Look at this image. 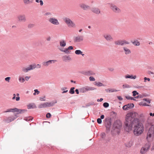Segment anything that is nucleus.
Masks as SVG:
<instances>
[{
	"label": "nucleus",
	"mask_w": 154,
	"mask_h": 154,
	"mask_svg": "<svg viewBox=\"0 0 154 154\" xmlns=\"http://www.w3.org/2000/svg\"><path fill=\"white\" fill-rule=\"evenodd\" d=\"M138 116V115L137 112L128 113L126 115L125 122L124 127L127 131L131 130L133 126L134 125L133 133L136 136L141 134L144 131L143 125L140 122L139 119L137 118Z\"/></svg>",
	"instance_id": "1"
},
{
	"label": "nucleus",
	"mask_w": 154,
	"mask_h": 154,
	"mask_svg": "<svg viewBox=\"0 0 154 154\" xmlns=\"http://www.w3.org/2000/svg\"><path fill=\"white\" fill-rule=\"evenodd\" d=\"M104 125L106 128V133H108L110 131L111 127V118L107 117L105 119Z\"/></svg>",
	"instance_id": "2"
},
{
	"label": "nucleus",
	"mask_w": 154,
	"mask_h": 154,
	"mask_svg": "<svg viewBox=\"0 0 154 154\" xmlns=\"http://www.w3.org/2000/svg\"><path fill=\"white\" fill-rule=\"evenodd\" d=\"M57 103V101H52L50 102H46L39 105L38 108L41 109L42 108H46L47 107L53 106L55 103Z\"/></svg>",
	"instance_id": "3"
},
{
	"label": "nucleus",
	"mask_w": 154,
	"mask_h": 154,
	"mask_svg": "<svg viewBox=\"0 0 154 154\" xmlns=\"http://www.w3.org/2000/svg\"><path fill=\"white\" fill-rule=\"evenodd\" d=\"M122 126V124L121 121L119 120H116L114 122L113 125V127L111 130V132H112L115 129H120Z\"/></svg>",
	"instance_id": "4"
},
{
	"label": "nucleus",
	"mask_w": 154,
	"mask_h": 154,
	"mask_svg": "<svg viewBox=\"0 0 154 154\" xmlns=\"http://www.w3.org/2000/svg\"><path fill=\"white\" fill-rule=\"evenodd\" d=\"M63 20L69 27H75V24L69 18L65 17Z\"/></svg>",
	"instance_id": "5"
},
{
	"label": "nucleus",
	"mask_w": 154,
	"mask_h": 154,
	"mask_svg": "<svg viewBox=\"0 0 154 154\" xmlns=\"http://www.w3.org/2000/svg\"><path fill=\"white\" fill-rule=\"evenodd\" d=\"M150 146V143H147L144 147H142L140 150V153L142 154L145 153L148 150Z\"/></svg>",
	"instance_id": "6"
},
{
	"label": "nucleus",
	"mask_w": 154,
	"mask_h": 154,
	"mask_svg": "<svg viewBox=\"0 0 154 154\" xmlns=\"http://www.w3.org/2000/svg\"><path fill=\"white\" fill-rule=\"evenodd\" d=\"M152 136H154V125H152L149 128L147 134V139L148 138H150Z\"/></svg>",
	"instance_id": "7"
},
{
	"label": "nucleus",
	"mask_w": 154,
	"mask_h": 154,
	"mask_svg": "<svg viewBox=\"0 0 154 154\" xmlns=\"http://www.w3.org/2000/svg\"><path fill=\"white\" fill-rule=\"evenodd\" d=\"M114 43L116 45H120L122 46H124L125 44H129V42L125 40H119L115 41Z\"/></svg>",
	"instance_id": "8"
},
{
	"label": "nucleus",
	"mask_w": 154,
	"mask_h": 154,
	"mask_svg": "<svg viewBox=\"0 0 154 154\" xmlns=\"http://www.w3.org/2000/svg\"><path fill=\"white\" fill-rule=\"evenodd\" d=\"M95 89H96V88L94 87H92L86 86L85 87H83L80 88L79 89V90L81 92L85 93L87 91H92Z\"/></svg>",
	"instance_id": "9"
},
{
	"label": "nucleus",
	"mask_w": 154,
	"mask_h": 154,
	"mask_svg": "<svg viewBox=\"0 0 154 154\" xmlns=\"http://www.w3.org/2000/svg\"><path fill=\"white\" fill-rule=\"evenodd\" d=\"M110 8L115 13H119L121 12V10L120 9L117 7L115 5L110 4Z\"/></svg>",
	"instance_id": "10"
},
{
	"label": "nucleus",
	"mask_w": 154,
	"mask_h": 154,
	"mask_svg": "<svg viewBox=\"0 0 154 154\" xmlns=\"http://www.w3.org/2000/svg\"><path fill=\"white\" fill-rule=\"evenodd\" d=\"M36 66L35 64H34L32 65H30L29 66L26 68L25 67H23L22 68V71L25 72H27L28 71L32 70L36 68Z\"/></svg>",
	"instance_id": "11"
},
{
	"label": "nucleus",
	"mask_w": 154,
	"mask_h": 154,
	"mask_svg": "<svg viewBox=\"0 0 154 154\" xmlns=\"http://www.w3.org/2000/svg\"><path fill=\"white\" fill-rule=\"evenodd\" d=\"M57 61L56 60H50L46 62H43L42 63V64L44 66L47 67L52 63H54Z\"/></svg>",
	"instance_id": "12"
},
{
	"label": "nucleus",
	"mask_w": 154,
	"mask_h": 154,
	"mask_svg": "<svg viewBox=\"0 0 154 154\" xmlns=\"http://www.w3.org/2000/svg\"><path fill=\"white\" fill-rule=\"evenodd\" d=\"M134 106V104L133 103H128L123 106L122 109L124 110H127L129 109H132Z\"/></svg>",
	"instance_id": "13"
},
{
	"label": "nucleus",
	"mask_w": 154,
	"mask_h": 154,
	"mask_svg": "<svg viewBox=\"0 0 154 154\" xmlns=\"http://www.w3.org/2000/svg\"><path fill=\"white\" fill-rule=\"evenodd\" d=\"M14 115V116H11L8 117L7 119H5V121L7 123H9L11 122L14 120L15 119H16L17 117H18V116L16 115L15 114Z\"/></svg>",
	"instance_id": "14"
},
{
	"label": "nucleus",
	"mask_w": 154,
	"mask_h": 154,
	"mask_svg": "<svg viewBox=\"0 0 154 154\" xmlns=\"http://www.w3.org/2000/svg\"><path fill=\"white\" fill-rule=\"evenodd\" d=\"M48 21L54 25H58L59 24V23L58 22V20L53 17L49 18Z\"/></svg>",
	"instance_id": "15"
},
{
	"label": "nucleus",
	"mask_w": 154,
	"mask_h": 154,
	"mask_svg": "<svg viewBox=\"0 0 154 154\" xmlns=\"http://www.w3.org/2000/svg\"><path fill=\"white\" fill-rule=\"evenodd\" d=\"M17 18L19 21L20 22H25L26 20V16L24 14L19 15L17 17Z\"/></svg>",
	"instance_id": "16"
},
{
	"label": "nucleus",
	"mask_w": 154,
	"mask_h": 154,
	"mask_svg": "<svg viewBox=\"0 0 154 154\" xmlns=\"http://www.w3.org/2000/svg\"><path fill=\"white\" fill-rule=\"evenodd\" d=\"M83 36L82 35L74 37V42H80L83 40Z\"/></svg>",
	"instance_id": "17"
},
{
	"label": "nucleus",
	"mask_w": 154,
	"mask_h": 154,
	"mask_svg": "<svg viewBox=\"0 0 154 154\" xmlns=\"http://www.w3.org/2000/svg\"><path fill=\"white\" fill-rule=\"evenodd\" d=\"M80 7L83 10H87L90 8V7L84 3H81L79 5Z\"/></svg>",
	"instance_id": "18"
},
{
	"label": "nucleus",
	"mask_w": 154,
	"mask_h": 154,
	"mask_svg": "<svg viewBox=\"0 0 154 154\" xmlns=\"http://www.w3.org/2000/svg\"><path fill=\"white\" fill-rule=\"evenodd\" d=\"M91 11L94 13L99 14L100 13V10L98 8L94 7L91 8Z\"/></svg>",
	"instance_id": "19"
},
{
	"label": "nucleus",
	"mask_w": 154,
	"mask_h": 154,
	"mask_svg": "<svg viewBox=\"0 0 154 154\" xmlns=\"http://www.w3.org/2000/svg\"><path fill=\"white\" fill-rule=\"evenodd\" d=\"M104 37L108 41L111 42L113 40V38L111 35L109 34H107L103 35Z\"/></svg>",
	"instance_id": "20"
},
{
	"label": "nucleus",
	"mask_w": 154,
	"mask_h": 154,
	"mask_svg": "<svg viewBox=\"0 0 154 154\" xmlns=\"http://www.w3.org/2000/svg\"><path fill=\"white\" fill-rule=\"evenodd\" d=\"M82 73L85 75L90 76L91 75H95V73L93 72L92 71L90 70L88 71L83 72Z\"/></svg>",
	"instance_id": "21"
},
{
	"label": "nucleus",
	"mask_w": 154,
	"mask_h": 154,
	"mask_svg": "<svg viewBox=\"0 0 154 154\" xmlns=\"http://www.w3.org/2000/svg\"><path fill=\"white\" fill-rule=\"evenodd\" d=\"M18 111L19 109L16 108H15L13 109H7V110L5 112H18Z\"/></svg>",
	"instance_id": "22"
},
{
	"label": "nucleus",
	"mask_w": 154,
	"mask_h": 154,
	"mask_svg": "<svg viewBox=\"0 0 154 154\" xmlns=\"http://www.w3.org/2000/svg\"><path fill=\"white\" fill-rule=\"evenodd\" d=\"M27 108L29 109H31L36 108L37 107L34 103H30L27 105Z\"/></svg>",
	"instance_id": "23"
},
{
	"label": "nucleus",
	"mask_w": 154,
	"mask_h": 154,
	"mask_svg": "<svg viewBox=\"0 0 154 154\" xmlns=\"http://www.w3.org/2000/svg\"><path fill=\"white\" fill-rule=\"evenodd\" d=\"M105 91L107 93L113 92H117L119 91V90H117L114 88H108L105 89Z\"/></svg>",
	"instance_id": "24"
},
{
	"label": "nucleus",
	"mask_w": 154,
	"mask_h": 154,
	"mask_svg": "<svg viewBox=\"0 0 154 154\" xmlns=\"http://www.w3.org/2000/svg\"><path fill=\"white\" fill-rule=\"evenodd\" d=\"M27 110L26 109H19V111L18 112H17L16 113H15L14 114H15L16 115H18L20 114H22L23 113H24L25 112H27Z\"/></svg>",
	"instance_id": "25"
},
{
	"label": "nucleus",
	"mask_w": 154,
	"mask_h": 154,
	"mask_svg": "<svg viewBox=\"0 0 154 154\" xmlns=\"http://www.w3.org/2000/svg\"><path fill=\"white\" fill-rule=\"evenodd\" d=\"M123 49L125 51V54H128L131 53V51L127 48L125 47H123Z\"/></svg>",
	"instance_id": "26"
},
{
	"label": "nucleus",
	"mask_w": 154,
	"mask_h": 154,
	"mask_svg": "<svg viewBox=\"0 0 154 154\" xmlns=\"http://www.w3.org/2000/svg\"><path fill=\"white\" fill-rule=\"evenodd\" d=\"M23 3L25 5L32 3L34 0H23Z\"/></svg>",
	"instance_id": "27"
},
{
	"label": "nucleus",
	"mask_w": 154,
	"mask_h": 154,
	"mask_svg": "<svg viewBox=\"0 0 154 154\" xmlns=\"http://www.w3.org/2000/svg\"><path fill=\"white\" fill-rule=\"evenodd\" d=\"M63 60V61H66L67 60H70L71 58L69 56L65 55L62 57Z\"/></svg>",
	"instance_id": "28"
},
{
	"label": "nucleus",
	"mask_w": 154,
	"mask_h": 154,
	"mask_svg": "<svg viewBox=\"0 0 154 154\" xmlns=\"http://www.w3.org/2000/svg\"><path fill=\"white\" fill-rule=\"evenodd\" d=\"M125 78L126 79L130 78L131 79H135L136 78V75H134V76H133V75H127L125 76Z\"/></svg>",
	"instance_id": "29"
},
{
	"label": "nucleus",
	"mask_w": 154,
	"mask_h": 154,
	"mask_svg": "<svg viewBox=\"0 0 154 154\" xmlns=\"http://www.w3.org/2000/svg\"><path fill=\"white\" fill-rule=\"evenodd\" d=\"M73 48L72 46H69L67 48H66V54H69L70 53L69 51V50H72L73 49Z\"/></svg>",
	"instance_id": "30"
},
{
	"label": "nucleus",
	"mask_w": 154,
	"mask_h": 154,
	"mask_svg": "<svg viewBox=\"0 0 154 154\" xmlns=\"http://www.w3.org/2000/svg\"><path fill=\"white\" fill-rule=\"evenodd\" d=\"M116 113L114 111H112L110 112V115L113 119L116 118Z\"/></svg>",
	"instance_id": "31"
},
{
	"label": "nucleus",
	"mask_w": 154,
	"mask_h": 154,
	"mask_svg": "<svg viewBox=\"0 0 154 154\" xmlns=\"http://www.w3.org/2000/svg\"><path fill=\"white\" fill-rule=\"evenodd\" d=\"M60 44L61 47H64L66 45V43L64 40L60 41Z\"/></svg>",
	"instance_id": "32"
},
{
	"label": "nucleus",
	"mask_w": 154,
	"mask_h": 154,
	"mask_svg": "<svg viewBox=\"0 0 154 154\" xmlns=\"http://www.w3.org/2000/svg\"><path fill=\"white\" fill-rule=\"evenodd\" d=\"M94 84L98 87H101L102 86H104V85L103 84L100 82H94Z\"/></svg>",
	"instance_id": "33"
},
{
	"label": "nucleus",
	"mask_w": 154,
	"mask_h": 154,
	"mask_svg": "<svg viewBox=\"0 0 154 154\" xmlns=\"http://www.w3.org/2000/svg\"><path fill=\"white\" fill-rule=\"evenodd\" d=\"M132 43L136 46H138L140 45V42L137 41H135L134 42H132Z\"/></svg>",
	"instance_id": "34"
},
{
	"label": "nucleus",
	"mask_w": 154,
	"mask_h": 154,
	"mask_svg": "<svg viewBox=\"0 0 154 154\" xmlns=\"http://www.w3.org/2000/svg\"><path fill=\"white\" fill-rule=\"evenodd\" d=\"M75 89V87H72L70 89V90L69 91V93L71 94H74L75 93V91H74V89Z\"/></svg>",
	"instance_id": "35"
},
{
	"label": "nucleus",
	"mask_w": 154,
	"mask_h": 154,
	"mask_svg": "<svg viewBox=\"0 0 154 154\" xmlns=\"http://www.w3.org/2000/svg\"><path fill=\"white\" fill-rule=\"evenodd\" d=\"M95 105L94 103V102L89 103L86 104L85 106H83V107H88L91 105Z\"/></svg>",
	"instance_id": "36"
},
{
	"label": "nucleus",
	"mask_w": 154,
	"mask_h": 154,
	"mask_svg": "<svg viewBox=\"0 0 154 154\" xmlns=\"http://www.w3.org/2000/svg\"><path fill=\"white\" fill-rule=\"evenodd\" d=\"M125 145L126 146L128 147H131L132 145V142L131 141H129L125 144Z\"/></svg>",
	"instance_id": "37"
},
{
	"label": "nucleus",
	"mask_w": 154,
	"mask_h": 154,
	"mask_svg": "<svg viewBox=\"0 0 154 154\" xmlns=\"http://www.w3.org/2000/svg\"><path fill=\"white\" fill-rule=\"evenodd\" d=\"M19 81L21 83H23L25 81V79L23 78L20 76L19 77Z\"/></svg>",
	"instance_id": "38"
},
{
	"label": "nucleus",
	"mask_w": 154,
	"mask_h": 154,
	"mask_svg": "<svg viewBox=\"0 0 154 154\" xmlns=\"http://www.w3.org/2000/svg\"><path fill=\"white\" fill-rule=\"evenodd\" d=\"M75 53L77 55L82 54V52L80 50H76L75 51Z\"/></svg>",
	"instance_id": "39"
},
{
	"label": "nucleus",
	"mask_w": 154,
	"mask_h": 154,
	"mask_svg": "<svg viewBox=\"0 0 154 154\" xmlns=\"http://www.w3.org/2000/svg\"><path fill=\"white\" fill-rule=\"evenodd\" d=\"M132 93L133 94V96L134 97L136 95L139 94V93L137 92L136 91H132Z\"/></svg>",
	"instance_id": "40"
},
{
	"label": "nucleus",
	"mask_w": 154,
	"mask_h": 154,
	"mask_svg": "<svg viewBox=\"0 0 154 154\" xmlns=\"http://www.w3.org/2000/svg\"><path fill=\"white\" fill-rule=\"evenodd\" d=\"M35 26V25L32 23H29L28 26V27L29 29H31L33 28Z\"/></svg>",
	"instance_id": "41"
},
{
	"label": "nucleus",
	"mask_w": 154,
	"mask_h": 154,
	"mask_svg": "<svg viewBox=\"0 0 154 154\" xmlns=\"http://www.w3.org/2000/svg\"><path fill=\"white\" fill-rule=\"evenodd\" d=\"M103 106L105 108H106L109 106V105L108 103L105 102L103 103Z\"/></svg>",
	"instance_id": "42"
},
{
	"label": "nucleus",
	"mask_w": 154,
	"mask_h": 154,
	"mask_svg": "<svg viewBox=\"0 0 154 154\" xmlns=\"http://www.w3.org/2000/svg\"><path fill=\"white\" fill-rule=\"evenodd\" d=\"M122 87L123 88H131V86L128 84H125L123 85Z\"/></svg>",
	"instance_id": "43"
},
{
	"label": "nucleus",
	"mask_w": 154,
	"mask_h": 154,
	"mask_svg": "<svg viewBox=\"0 0 154 154\" xmlns=\"http://www.w3.org/2000/svg\"><path fill=\"white\" fill-rule=\"evenodd\" d=\"M143 101H145L149 103H150L151 102V100H150L149 99H148L146 98H143Z\"/></svg>",
	"instance_id": "44"
},
{
	"label": "nucleus",
	"mask_w": 154,
	"mask_h": 154,
	"mask_svg": "<svg viewBox=\"0 0 154 154\" xmlns=\"http://www.w3.org/2000/svg\"><path fill=\"white\" fill-rule=\"evenodd\" d=\"M138 95L137 96L135 97L134 98L138 99V98H142L143 97V96L141 94H138Z\"/></svg>",
	"instance_id": "45"
},
{
	"label": "nucleus",
	"mask_w": 154,
	"mask_h": 154,
	"mask_svg": "<svg viewBox=\"0 0 154 154\" xmlns=\"http://www.w3.org/2000/svg\"><path fill=\"white\" fill-rule=\"evenodd\" d=\"M51 116V115L50 113H48L46 115V118H50Z\"/></svg>",
	"instance_id": "46"
},
{
	"label": "nucleus",
	"mask_w": 154,
	"mask_h": 154,
	"mask_svg": "<svg viewBox=\"0 0 154 154\" xmlns=\"http://www.w3.org/2000/svg\"><path fill=\"white\" fill-rule=\"evenodd\" d=\"M97 122L99 124H101L102 123V119L100 118H98L97 119Z\"/></svg>",
	"instance_id": "47"
},
{
	"label": "nucleus",
	"mask_w": 154,
	"mask_h": 154,
	"mask_svg": "<svg viewBox=\"0 0 154 154\" xmlns=\"http://www.w3.org/2000/svg\"><path fill=\"white\" fill-rule=\"evenodd\" d=\"M89 79L91 81H94L95 80V79L93 76H90L89 78Z\"/></svg>",
	"instance_id": "48"
},
{
	"label": "nucleus",
	"mask_w": 154,
	"mask_h": 154,
	"mask_svg": "<svg viewBox=\"0 0 154 154\" xmlns=\"http://www.w3.org/2000/svg\"><path fill=\"white\" fill-rule=\"evenodd\" d=\"M106 136V134L104 133H102L101 134V137L103 139Z\"/></svg>",
	"instance_id": "49"
},
{
	"label": "nucleus",
	"mask_w": 154,
	"mask_h": 154,
	"mask_svg": "<svg viewBox=\"0 0 154 154\" xmlns=\"http://www.w3.org/2000/svg\"><path fill=\"white\" fill-rule=\"evenodd\" d=\"M10 79H11V77H6V78H5V81H6L7 82H9V81Z\"/></svg>",
	"instance_id": "50"
},
{
	"label": "nucleus",
	"mask_w": 154,
	"mask_h": 154,
	"mask_svg": "<svg viewBox=\"0 0 154 154\" xmlns=\"http://www.w3.org/2000/svg\"><path fill=\"white\" fill-rule=\"evenodd\" d=\"M45 98V96H44L43 97H40L39 100L41 101H45L46 99H44V98Z\"/></svg>",
	"instance_id": "51"
},
{
	"label": "nucleus",
	"mask_w": 154,
	"mask_h": 154,
	"mask_svg": "<svg viewBox=\"0 0 154 154\" xmlns=\"http://www.w3.org/2000/svg\"><path fill=\"white\" fill-rule=\"evenodd\" d=\"M117 98L120 101L122 100L123 98L120 96H117Z\"/></svg>",
	"instance_id": "52"
},
{
	"label": "nucleus",
	"mask_w": 154,
	"mask_h": 154,
	"mask_svg": "<svg viewBox=\"0 0 154 154\" xmlns=\"http://www.w3.org/2000/svg\"><path fill=\"white\" fill-rule=\"evenodd\" d=\"M59 50L61 52H64L66 54V52L65 51H66V49L64 50H63L62 49V48H60L59 49Z\"/></svg>",
	"instance_id": "53"
},
{
	"label": "nucleus",
	"mask_w": 154,
	"mask_h": 154,
	"mask_svg": "<svg viewBox=\"0 0 154 154\" xmlns=\"http://www.w3.org/2000/svg\"><path fill=\"white\" fill-rule=\"evenodd\" d=\"M144 82H146V79H147V80L148 81H149L150 80V79L149 78H147L146 77H145L144 78Z\"/></svg>",
	"instance_id": "54"
},
{
	"label": "nucleus",
	"mask_w": 154,
	"mask_h": 154,
	"mask_svg": "<svg viewBox=\"0 0 154 154\" xmlns=\"http://www.w3.org/2000/svg\"><path fill=\"white\" fill-rule=\"evenodd\" d=\"M34 91L37 94H38L40 93V91H39L38 89H35Z\"/></svg>",
	"instance_id": "55"
},
{
	"label": "nucleus",
	"mask_w": 154,
	"mask_h": 154,
	"mask_svg": "<svg viewBox=\"0 0 154 154\" xmlns=\"http://www.w3.org/2000/svg\"><path fill=\"white\" fill-rule=\"evenodd\" d=\"M39 2H40V5L41 6H42V5H43V1L42 0H39Z\"/></svg>",
	"instance_id": "56"
},
{
	"label": "nucleus",
	"mask_w": 154,
	"mask_h": 154,
	"mask_svg": "<svg viewBox=\"0 0 154 154\" xmlns=\"http://www.w3.org/2000/svg\"><path fill=\"white\" fill-rule=\"evenodd\" d=\"M30 78V76H26V77H25V80L27 81L29 80V79Z\"/></svg>",
	"instance_id": "57"
},
{
	"label": "nucleus",
	"mask_w": 154,
	"mask_h": 154,
	"mask_svg": "<svg viewBox=\"0 0 154 154\" xmlns=\"http://www.w3.org/2000/svg\"><path fill=\"white\" fill-rule=\"evenodd\" d=\"M144 114L142 113L139 116V118L143 117H144Z\"/></svg>",
	"instance_id": "58"
},
{
	"label": "nucleus",
	"mask_w": 154,
	"mask_h": 154,
	"mask_svg": "<svg viewBox=\"0 0 154 154\" xmlns=\"http://www.w3.org/2000/svg\"><path fill=\"white\" fill-rule=\"evenodd\" d=\"M150 106V105H148L146 104L145 103H144L143 104V106Z\"/></svg>",
	"instance_id": "59"
},
{
	"label": "nucleus",
	"mask_w": 154,
	"mask_h": 154,
	"mask_svg": "<svg viewBox=\"0 0 154 154\" xmlns=\"http://www.w3.org/2000/svg\"><path fill=\"white\" fill-rule=\"evenodd\" d=\"M51 39V37L49 36L46 38V40L48 41H50Z\"/></svg>",
	"instance_id": "60"
},
{
	"label": "nucleus",
	"mask_w": 154,
	"mask_h": 154,
	"mask_svg": "<svg viewBox=\"0 0 154 154\" xmlns=\"http://www.w3.org/2000/svg\"><path fill=\"white\" fill-rule=\"evenodd\" d=\"M103 100V99L102 98H100V99H97V102H102Z\"/></svg>",
	"instance_id": "61"
},
{
	"label": "nucleus",
	"mask_w": 154,
	"mask_h": 154,
	"mask_svg": "<svg viewBox=\"0 0 154 154\" xmlns=\"http://www.w3.org/2000/svg\"><path fill=\"white\" fill-rule=\"evenodd\" d=\"M20 100V97L19 96H18L16 97V100L17 101H18Z\"/></svg>",
	"instance_id": "62"
},
{
	"label": "nucleus",
	"mask_w": 154,
	"mask_h": 154,
	"mask_svg": "<svg viewBox=\"0 0 154 154\" xmlns=\"http://www.w3.org/2000/svg\"><path fill=\"white\" fill-rule=\"evenodd\" d=\"M131 97H130L129 96H126L125 98L128 100H131Z\"/></svg>",
	"instance_id": "63"
},
{
	"label": "nucleus",
	"mask_w": 154,
	"mask_h": 154,
	"mask_svg": "<svg viewBox=\"0 0 154 154\" xmlns=\"http://www.w3.org/2000/svg\"><path fill=\"white\" fill-rule=\"evenodd\" d=\"M35 66H36V67L38 68H40L41 67V65L39 64H38L37 65H35Z\"/></svg>",
	"instance_id": "64"
}]
</instances>
